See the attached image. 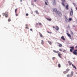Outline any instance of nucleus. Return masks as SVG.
<instances>
[{"label": "nucleus", "instance_id": "f257e3e1", "mask_svg": "<svg viewBox=\"0 0 77 77\" xmlns=\"http://www.w3.org/2000/svg\"><path fill=\"white\" fill-rule=\"evenodd\" d=\"M53 52H54V53H57L58 54V56L60 58H62V57L61 56V55H62V54H60V52L59 51H56V50H53Z\"/></svg>", "mask_w": 77, "mask_h": 77}, {"label": "nucleus", "instance_id": "f704fd0d", "mask_svg": "<svg viewBox=\"0 0 77 77\" xmlns=\"http://www.w3.org/2000/svg\"><path fill=\"white\" fill-rule=\"evenodd\" d=\"M67 77H70V76H69V74L67 75Z\"/></svg>", "mask_w": 77, "mask_h": 77}, {"label": "nucleus", "instance_id": "20e7f679", "mask_svg": "<svg viewBox=\"0 0 77 77\" xmlns=\"http://www.w3.org/2000/svg\"><path fill=\"white\" fill-rule=\"evenodd\" d=\"M70 48L71 49L70 50V51L71 52H72V51H73L72 50H74V47H70Z\"/></svg>", "mask_w": 77, "mask_h": 77}, {"label": "nucleus", "instance_id": "4c0bfd02", "mask_svg": "<svg viewBox=\"0 0 77 77\" xmlns=\"http://www.w3.org/2000/svg\"><path fill=\"white\" fill-rule=\"evenodd\" d=\"M28 15H29V14L27 13L26 14V16H28Z\"/></svg>", "mask_w": 77, "mask_h": 77}, {"label": "nucleus", "instance_id": "412c9836", "mask_svg": "<svg viewBox=\"0 0 77 77\" xmlns=\"http://www.w3.org/2000/svg\"><path fill=\"white\" fill-rule=\"evenodd\" d=\"M59 50L60 51H63V49L60 48Z\"/></svg>", "mask_w": 77, "mask_h": 77}, {"label": "nucleus", "instance_id": "4be33fe9", "mask_svg": "<svg viewBox=\"0 0 77 77\" xmlns=\"http://www.w3.org/2000/svg\"><path fill=\"white\" fill-rule=\"evenodd\" d=\"M63 74H66V73H68V72L66 71H65L63 72Z\"/></svg>", "mask_w": 77, "mask_h": 77}, {"label": "nucleus", "instance_id": "aec40b11", "mask_svg": "<svg viewBox=\"0 0 77 77\" xmlns=\"http://www.w3.org/2000/svg\"><path fill=\"white\" fill-rule=\"evenodd\" d=\"M58 66L59 68H60V67H61V65H60V64H59L58 65Z\"/></svg>", "mask_w": 77, "mask_h": 77}, {"label": "nucleus", "instance_id": "b1692460", "mask_svg": "<svg viewBox=\"0 0 77 77\" xmlns=\"http://www.w3.org/2000/svg\"><path fill=\"white\" fill-rule=\"evenodd\" d=\"M48 43H49L50 45H51V42H50V41H48Z\"/></svg>", "mask_w": 77, "mask_h": 77}, {"label": "nucleus", "instance_id": "9b49d317", "mask_svg": "<svg viewBox=\"0 0 77 77\" xmlns=\"http://www.w3.org/2000/svg\"><path fill=\"white\" fill-rule=\"evenodd\" d=\"M46 20H47L48 21H51V18H46Z\"/></svg>", "mask_w": 77, "mask_h": 77}, {"label": "nucleus", "instance_id": "1a4fd4ad", "mask_svg": "<svg viewBox=\"0 0 77 77\" xmlns=\"http://www.w3.org/2000/svg\"><path fill=\"white\" fill-rule=\"evenodd\" d=\"M73 53L74 54H75V55H77V52H76L74 51L73 52Z\"/></svg>", "mask_w": 77, "mask_h": 77}, {"label": "nucleus", "instance_id": "f3484780", "mask_svg": "<svg viewBox=\"0 0 77 77\" xmlns=\"http://www.w3.org/2000/svg\"><path fill=\"white\" fill-rule=\"evenodd\" d=\"M66 9L68 10V5H67L66 6Z\"/></svg>", "mask_w": 77, "mask_h": 77}, {"label": "nucleus", "instance_id": "8fccbe9b", "mask_svg": "<svg viewBox=\"0 0 77 77\" xmlns=\"http://www.w3.org/2000/svg\"><path fill=\"white\" fill-rule=\"evenodd\" d=\"M76 9L77 10V7L76 8Z\"/></svg>", "mask_w": 77, "mask_h": 77}, {"label": "nucleus", "instance_id": "c85d7f7f", "mask_svg": "<svg viewBox=\"0 0 77 77\" xmlns=\"http://www.w3.org/2000/svg\"><path fill=\"white\" fill-rule=\"evenodd\" d=\"M62 5L63 6H65V5L63 3H62Z\"/></svg>", "mask_w": 77, "mask_h": 77}, {"label": "nucleus", "instance_id": "cd10ccee", "mask_svg": "<svg viewBox=\"0 0 77 77\" xmlns=\"http://www.w3.org/2000/svg\"><path fill=\"white\" fill-rule=\"evenodd\" d=\"M26 29H29V28H28V27H27V25H26Z\"/></svg>", "mask_w": 77, "mask_h": 77}, {"label": "nucleus", "instance_id": "2f4dec72", "mask_svg": "<svg viewBox=\"0 0 77 77\" xmlns=\"http://www.w3.org/2000/svg\"><path fill=\"white\" fill-rule=\"evenodd\" d=\"M48 33H50V34H51V32H50L49 31H47Z\"/></svg>", "mask_w": 77, "mask_h": 77}, {"label": "nucleus", "instance_id": "0eeeda50", "mask_svg": "<svg viewBox=\"0 0 77 77\" xmlns=\"http://www.w3.org/2000/svg\"><path fill=\"white\" fill-rule=\"evenodd\" d=\"M72 66H73V67L74 68H75V69H77V68L75 67V66L74 65V64H72Z\"/></svg>", "mask_w": 77, "mask_h": 77}, {"label": "nucleus", "instance_id": "e433bc0d", "mask_svg": "<svg viewBox=\"0 0 77 77\" xmlns=\"http://www.w3.org/2000/svg\"><path fill=\"white\" fill-rule=\"evenodd\" d=\"M16 17H17V16H18V14H16Z\"/></svg>", "mask_w": 77, "mask_h": 77}, {"label": "nucleus", "instance_id": "de8ad7c7", "mask_svg": "<svg viewBox=\"0 0 77 77\" xmlns=\"http://www.w3.org/2000/svg\"><path fill=\"white\" fill-rule=\"evenodd\" d=\"M36 25H38V23H36Z\"/></svg>", "mask_w": 77, "mask_h": 77}, {"label": "nucleus", "instance_id": "7ed1b4c3", "mask_svg": "<svg viewBox=\"0 0 77 77\" xmlns=\"http://www.w3.org/2000/svg\"><path fill=\"white\" fill-rule=\"evenodd\" d=\"M71 11L70 12V16H72L73 15V10H72V8H71Z\"/></svg>", "mask_w": 77, "mask_h": 77}, {"label": "nucleus", "instance_id": "a878e982", "mask_svg": "<svg viewBox=\"0 0 77 77\" xmlns=\"http://www.w3.org/2000/svg\"><path fill=\"white\" fill-rule=\"evenodd\" d=\"M69 71V69H67L66 70V71H67V72H68V71Z\"/></svg>", "mask_w": 77, "mask_h": 77}, {"label": "nucleus", "instance_id": "a19ab883", "mask_svg": "<svg viewBox=\"0 0 77 77\" xmlns=\"http://www.w3.org/2000/svg\"><path fill=\"white\" fill-rule=\"evenodd\" d=\"M36 1H37V0H34V2H36Z\"/></svg>", "mask_w": 77, "mask_h": 77}, {"label": "nucleus", "instance_id": "f8f14e48", "mask_svg": "<svg viewBox=\"0 0 77 77\" xmlns=\"http://www.w3.org/2000/svg\"><path fill=\"white\" fill-rule=\"evenodd\" d=\"M73 74H74V73H73V72H71V74H70V76L71 77H72V75H73Z\"/></svg>", "mask_w": 77, "mask_h": 77}, {"label": "nucleus", "instance_id": "58836bf2", "mask_svg": "<svg viewBox=\"0 0 77 77\" xmlns=\"http://www.w3.org/2000/svg\"><path fill=\"white\" fill-rule=\"evenodd\" d=\"M54 59H55V57H53L52 58V59H53V60H54Z\"/></svg>", "mask_w": 77, "mask_h": 77}, {"label": "nucleus", "instance_id": "72a5a7b5", "mask_svg": "<svg viewBox=\"0 0 77 77\" xmlns=\"http://www.w3.org/2000/svg\"><path fill=\"white\" fill-rule=\"evenodd\" d=\"M45 4L46 5H48V4H47V3L46 2H45Z\"/></svg>", "mask_w": 77, "mask_h": 77}, {"label": "nucleus", "instance_id": "09e8293b", "mask_svg": "<svg viewBox=\"0 0 77 77\" xmlns=\"http://www.w3.org/2000/svg\"><path fill=\"white\" fill-rule=\"evenodd\" d=\"M75 48H77V46H76V47H75Z\"/></svg>", "mask_w": 77, "mask_h": 77}, {"label": "nucleus", "instance_id": "4468645a", "mask_svg": "<svg viewBox=\"0 0 77 77\" xmlns=\"http://www.w3.org/2000/svg\"><path fill=\"white\" fill-rule=\"evenodd\" d=\"M68 63L69 65H72V63H71V62L70 61H68Z\"/></svg>", "mask_w": 77, "mask_h": 77}, {"label": "nucleus", "instance_id": "c03bdc74", "mask_svg": "<svg viewBox=\"0 0 77 77\" xmlns=\"http://www.w3.org/2000/svg\"><path fill=\"white\" fill-rule=\"evenodd\" d=\"M30 30L31 31H32V29H30Z\"/></svg>", "mask_w": 77, "mask_h": 77}, {"label": "nucleus", "instance_id": "2eb2a0df", "mask_svg": "<svg viewBox=\"0 0 77 77\" xmlns=\"http://www.w3.org/2000/svg\"><path fill=\"white\" fill-rule=\"evenodd\" d=\"M8 12H7V14L6 13L5 15V17H6V18H7V17H8Z\"/></svg>", "mask_w": 77, "mask_h": 77}, {"label": "nucleus", "instance_id": "423d86ee", "mask_svg": "<svg viewBox=\"0 0 77 77\" xmlns=\"http://www.w3.org/2000/svg\"><path fill=\"white\" fill-rule=\"evenodd\" d=\"M66 35H67V36H69V38H71V35L69 34L68 33H66Z\"/></svg>", "mask_w": 77, "mask_h": 77}, {"label": "nucleus", "instance_id": "37998d69", "mask_svg": "<svg viewBox=\"0 0 77 77\" xmlns=\"http://www.w3.org/2000/svg\"><path fill=\"white\" fill-rule=\"evenodd\" d=\"M63 52H66V51L64 50V51H63Z\"/></svg>", "mask_w": 77, "mask_h": 77}, {"label": "nucleus", "instance_id": "c756f323", "mask_svg": "<svg viewBox=\"0 0 77 77\" xmlns=\"http://www.w3.org/2000/svg\"><path fill=\"white\" fill-rule=\"evenodd\" d=\"M69 21H71L72 20V18H69Z\"/></svg>", "mask_w": 77, "mask_h": 77}, {"label": "nucleus", "instance_id": "ddd939ff", "mask_svg": "<svg viewBox=\"0 0 77 77\" xmlns=\"http://www.w3.org/2000/svg\"><path fill=\"white\" fill-rule=\"evenodd\" d=\"M38 33L39 35H40V36H41L42 37H43V36L42 35L41 33L39 32Z\"/></svg>", "mask_w": 77, "mask_h": 77}, {"label": "nucleus", "instance_id": "49530a36", "mask_svg": "<svg viewBox=\"0 0 77 77\" xmlns=\"http://www.w3.org/2000/svg\"><path fill=\"white\" fill-rule=\"evenodd\" d=\"M73 27H75V26L74 25L73 26Z\"/></svg>", "mask_w": 77, "mask_h": 77}, {"label": "nucleus", "instance_id": "dca6fc26", "mask_svg": "<svg viewBox=\"0 0 77 77\" xmlns=\"http://www.w3.org/2000/svg\"><path fill=\"white\" fill-rule=\"evenodd\" d=\"M56 27L57 28L55 29H56L57 31L59 30V27L57 26H56Z\"/></svg>", "mask_w": 77, "mask_h": 77}, {"label": "nucleus", "instance_id": "c9c22d12", "mask_svg": "<svg viewBox=\"0 0 77 77\" xmlns=\"http://www.w3.org/2000/svg\"><path fill=\"white\" fill-rule=\"evenodd\" d=\"M39 25H42V23H39Z\"/></svg>", "mask_w": 77, "mask_h": 77}, {"label": "nucleus", "instance_id": "bb28decb", "mask_svg": "<svg viewBox=\"0 0 77 77\" xmlns=\"http://www.w3.org/2000/svg\"><path fill=\"white\" fill-rule=\"evenodd\" d=\"M2 14L3 15V16H5V15L6 14V13H2Z\"/></svg>", "mask_w": 77, "mask_h": 77}, {"label": "nucleus", "instance_id": "6ab92c4d", "mask_svg": "<svg viewBox=\"0 0 77 77\" xmlns=\"http://www.w3.org/2000/svg\"><path fill=\"white\" fill-rule=\"evenodd\" d=\"M41 44L42 45H43V44H44V41H43V40H42Z\"/></svg>", "mask_w": 77, "mask_h": 77}, {"label": "nucleus", "instance_id": "a18cd8bd", "mask_svg": "<svg viewBox=\"0 0 77 77\" xmlns=\"http://www.w3.org/2000/svg\"><path fill=\"white\" fill-rule=\"evenodd\" d=\"M46 0V2H47V3H48V0Z\"/></svg>", "mask_w": 77, "mask_h": 77}, {"label": "nucleus", "instance_id": "f03ea898", "mask_svg": "<svg viewBox=\"0 0 77 77\" xmlns=\"http://www.w3.org/2000/svg\"><path fill=\"white\" fill-rule=\"evenodd\" d=\"M54 12H55L57 14H58L59 15V14H61V13L60 12L57 11V10L56 8H55L53 9Z\"/></svg>", "mask_w": 77, "mask_h": 77}, {"label": "nucleus", "instance_id": "5701e85b", "mask_svg": "<svg viewBox=\"0 0 77 77\" xmlns=\"http://www.w3.org/2000/svg\"><path fill=\"white\" fill-rule=\"evenodd\" d=\"M36 13L37 14H39V13L38 12V11L37 10H36L35 11Z\"/></svg>", "mask_w": 77, "mask_h": 77}, {"label": "nucleus", "instance_id": "473e14b6", "mask_svg": "<svg viewBox=\"0 0 77 77\" xmlns=\"http://www.w3.org/2000/svg\"><path fill=\"white\" fill-rule=\"evenodd\" d=\"M62 2H65V0H62Z\"/></svg>", "mask_w": 77, "mask_h": 77}, {"label": "nucleus", "instance_id": "6e6552de", "mask_svg": "<svg viewBox=\"0 0 77 77\" xmlns=\"http://www.w3.org/2000/svg\"><path fill=\"white\" fill-rule=\"evenodd\" d=\"M61 38L63 41H65V38H64V36H62L61 37Z\"/></svg>", "mask_w": 77, "mask_h": 77}, {"label": "nucleus", "instance_id": "a211bd4d", "mask_svg": "<svg viewBox=\"0 0 77 77\" xmlns=\"http://www.w3.org/2000/svg\"><path fill=\"white\" fill-rule=\"evenodd\" d=\"M65 20L66 22H69V20L67 18H66Z\"/></svg>", "mask_w": 77, "mask_h": 77}, {"label": "nucleus", "instance_id": "393cba45", "mask_svg": "<svg viewBox=\"0 0 77 77\" xmlns=\"http://www.w3.org/2000/svg\"><path fill=\"white\" fill-rule=\"evenodd\" d=\"M8 21L9 22L11 21V19L10 18H9L8 19Z\"/></svg>", "mask_w": 77, "mask_h": 77}, {"label": "nucleus", "instance_id": "79ce46f5", "mask_svg": "<svg viewBox=\"0 0 77 77\" xmlns=\"http://www.w3.org/2000/svg\"><path fill=\"white\" fill-rule=\"evenodd\" d=\"M53 28H54V29H55V27H54V26H53Z\"/></svg>", "mask_w": 77, "mask_h": 77}, {"label": "nucleus", "instance_id": "9d476101", "mask_svg": "<svg viewBox=\"0 0 77 77\" xmlns=\"http://www.w3.org/2000/svg\"><path fill=\"white\" fill-rule=\"evenodd\" d=\"M58 44H59V47H62V45L60 43H58Z\"/></svg>", "mask_w": 77, "mask_h": 77}, {"label": "nucleus", "instance_id": "7c9ffc66", "mask_svg": "<svg viewBox=\"0 0 77 77\" xmlns=\"http://www.w3.org/2000/svg\"><path fill=\"white\" fill-rule=\"evenodd\" d=\"M17 8L15 10V13H17Z\"/></svg>", "mask_w": 77, "mask_h": 77}, {"label": "nucleus", "instance_id": "3c124183", "mask_svg": "<svg viewBox=\"0 0 77 77\" xmlns=\"http://www.w3.org/2000/svg\"><path fill=\"white\" fill-rule=\"evenodd\" d=\"M69 29H70V28L69 27Z\"/></svg>", "mask_w": 77, "mask_h": 77}, {"label": "nucleus", "instance_id": "ea45409f", "mask_svg": "<svg viewBox=\"0 0 77 77\" xmlns=\"http://www.w3.org/2000/svg\"><path fill=\"white\" fill-rule=\"evenodd\" d=\"M74 51H75L76 52H77V50H74Z\"/></svg>", "mask_w": 77, "mask_h": 77}, {"label": "nucleus", "instance_id": "39448f33", "mask_svg": "<svg viewBox=\"0 0 77 77\" xmlns=\"http://www.w3.org/2000/svg\"><path fill=\"white\" fill-rule=\"evenodd\" d=\"M53 5H56V0H51Z\"/></svg>", "mask_w": 77, "mask_h": 77}]
</instances>
